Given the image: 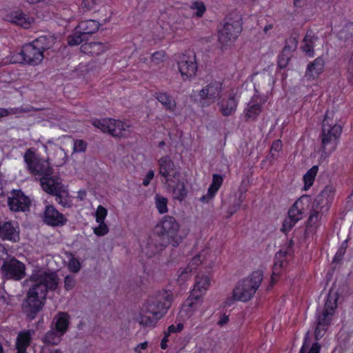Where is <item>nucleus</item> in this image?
Here are the masks:
<instances>
[{
	"label": "nucleus",
	"instance_id": "nucleus-1",
	"mask_svg": "<svg viewBox=\"0 0 353 353\" xmlns=\"http://www.w3.org/2000/svg\"><path fill=\"white\" fill-rule=\"evenodd\" d=\"M34 283L29 288L23 312L31 320L34 319L38 312L43 307L48 290H55L59 284V278L54 272H39L31 276Z\"/></svg>",
	"mask_w": 353,
	"mask_h": 353
},
{
	"label": "nucleus",
	"instance_id": "nucleus-2",
	"mask_svg": "<svg viewBox=\"0 0 353 353\" xmlns=\"http://www.w3.org/2000/svg\"><path fill=\"white\" fill-rule=\"evenodd\" d=\"M338 294L330 290L327 296L323 308H319L315 314L314 337L320 340L325 334L337 307Z\"/></svg>",
	"mask_w": 353,
	"mask_h": 353
},
{
	"label": "nucleus",
	"instance_id": "nucleus-3",
	"mask_svg": "<svg viewBox=\"0 0 353 353\" xmlns=\"http://www.w3.org/2000/svg\"><path fill=\"white\" fill-rule=\"evenodd\" d=\"M342 127L333 119V113L327 112L322 122L321 133L322 157L330 156L336 149Z\"/></svg>",
	"mask_w": 353,
	"mask_h": 353
},
{
	"label": "nucleus",
	"instance_id": "nucleus-4",
	"mask_svg": "<svg viewBox=\"0 0 353 353\" xmlns=\"http://www.w3.org/2000/svg\"><path fill=\"white\" fill-rule=\"evenodd\" d=\"M263 277L261 271H255L248 278L239 281L233 290L232 298L228 299L225 304L230 305L235 301L246 302L251 299L261 285Z\"/></svg>",
	"mask_w": 353,
	"mask_h": 353
},
{
	"label": "nucleus",
	"instance_id": "nucleus-5",
	"mask_svg": "<svg viewBox=\"0 0 353 353\" xmlns=\"http://www.w3.org/2000/svg\"><path fill=\"white\" fill-rule=\"evenodd\" d=\"M50 39L47 37H40L32 43L24 45L19 54L20 60H14V62L39 65L44 57L43 52L50 48Z\"/></svg>",
	"mask_w": 353,
	"mask_h": 353
},
{
	"label": "nucleus",
	"instance_id": "nucleus-6",
	"mask_svg": "<svg viewBox=\"0 0 353 353\" xmlns=\"http://www.w3.org/2000/svg\"><path fill=\"white\" fill-rule=\"evenodd\" d=\"M69 325V315L66 312H59L53 318L50 330L42 336L41 341L47 345H59L63 335L68 332Z\"/></svg>",
	"mask_w": 353,
	"mask_h": 353
},
{
	"label": "nucleus",
	"instance_id": "nucleus-7",
	"mask_svg": "<svg viewBox=\"0 0 353 353\" xmlns=\"http://www.w3.org/2000/svg\"><path fill=\"white\" fill-rule=\"evenodd\" d=\"M24 162L30 174L41 178L53 174V168L48 159L41 158L34 148H28L23 155Z\"/></svg>",
	"mask_w": 353,
	"mask_h": 353
},
{
	"label": "nucleus",
	"instance_id": "nucleus-8",
	"mask_svg": "<svg viewBox=\"0 0 353 353\" xmlns=\"http://www.w3.org/2000/svg\"><path fill=\"white\" fill-rule=\"evenodd\" d=\"M172 301L173 296L170 291L159 292L154 299H151L147 302L145 306L146 312L160 319L166 314Z\"/></svg>",
	"mask_w": 353,
	"mask_h": 353
},
{
	"label": "nucleus",
	"instance_id": "nucleus-9",
	"mask_svg": "<svg viewBox=\"0 0 353 353\" xmlns=\"http://www.w3.org/2000/svg\"><path fill=\"white\" fill-rule=\"evenodd\" d=\"M179 228L174 217L166 215L156 225L155 230L159 234L168 239L173 247H176L182 242V238L179 234Z\"/></svg>",
	"mask_w": 353,
	"mask_h": 353
},
{
	"label": "nucleus",
	"instance_id": "nucleus-10",
	"mask_svg": "<svg viewBox=\"0 0 353 353\" xmlns=\"http://www.w3.org/2000/svg\"><path fill=\"white\" fill-rule=\"evenodd\" d=\"M0 272L6 279L19 281L26 276V266L23 263L12 258L3 261Z\"/></svg>",
	"mask_w": 353,
	"mask_h": 353
},
{
	"label": "nucleus",
	"instance_id": "nucleus-11",
	"mask_svg": "<svg viewBox=\"0 0 353 353\" xmlns=\"http://www.w3.org/2000/svg\"><path fill=\"white\" fill-rule=\"evenodd\" d=\"M242 31L241 18L236 16V19L230 18L219 34V41L223 45L234 41Z\"/></svg>",
	"mask_w": 353,
	"mask_h": 353
},
{
	"label": "nucleus",
	"instance_id": "nucleus-12",
	"mask_svg": "<svg viewBox=\"0 0 353 353\" xmlns=\"http://www.w3.org/2000/svg\"><path fill=\"white\" fill-rule=\"evenodd\" d=\"M92 124L103 132H108L112 137H122L128 130L129 125L121 121L112 119L94 120Z\"/></svg>",
	"mask_w": 353,
	"mask_h": 353
},
{
	"label": "nucleus",
	"instance_id": "nucleus-13",
	"mask_svg": "<svg viewBox=\"0 0 353 353\" xmlns=\"http://www.w3.org/2000/svg\"><path fill=\"white\" fill-rule=\"evenodd\" d=\"M210 285V279L204 275H198L189 298L186 300V306L189 308H196L201 296Z\"/></svg>",
	"mask_w": 353,
	"mask_h": 353
},
{
	"label": "nucleus",
	"instance_id": "nucleus-14",
	"mask_svg": "<svg viewBox=\"0 0 353 353\" xmlns=\"http://www.w3.org/2000/svg\"><path fill=\"white\" fill-rule=\"evenodd\" d=\"M178 67L183 80H188L194 77L198 68L196 54L191 52L181 56L178 61Z\"/></svg>",
	"mask_w": 353,
	"mask_h": 353
},
{
	"label": "nucleus",
	"instance_id": "nucleus-15",
	"mask_svg": "<svg viewBox=\"0 0 353 353\" xmlns=\"http://www.w3.org/2000/svg\"><path fill=\"white\" fill-rule=\"evenodd\" d=\"M223 83L221 81H214L204 86L199 92L201 101L208 105L213 103L222 96Z\"/></svg>",
	"mask_w": 353,
	"mask_h": 353
},
{
	"label": "nucleus",
	"instance_id": "nucleus-16",
	"mask_svg": "<svg viewBox=\"0 0 353 353\" xmlns=\"http://www.w3.org/2000/svg\"><path fill=\"white\" fill-rule=\"evenodd\" d=\"M169 244H171V241L159 234V232L155 230L154 234L149 237L147 241L146 254L152 256L163 251Z\"/></svg>",
	"mask_w": 353,
	"mask_h": 353
},
{
	"label": "nucleus",
	"instance_id": "nucleus-17",
	"mask_svg": "<svg viewBox=\"0 0 353 353\" xmlns=\"http://www.w3.org/2000/svg\"><path fill=\"white\" fill-rule=\"evenodd\" d=\"M43 221L48 225L63 226L66 223L68 219L54 205H47L43 212Z\"/></svg>",
	"mask_w": 353,
	"mask_h": 353
},
{
	"label": "nucleus",
	"instance_id": "nucleus-18",
	"mask_svg": "<svg viewBox=\"0 0 353 353\" xmlns=\"http://www.w3.org/2000/svg\"><path fill=\"white\" fill-rule=\"evenodd\" d=\"M8 204L12 211L26 212L29 210L30 200L21 191L18 190L13 193L12 197L8 198Z\"/></svg>",
	"mask_w": 353,
	"mask_h": 353
},
{
	"label": "nucleus",
	"instance_id": "nucleus-19",
	"mask_svg": "<svg viewBox=\"0 0 353 353\" xmlns=\"http://www.w3.org/2000/svg\"><path fill=\"white\" fill-rule=\"evenodd\" d=\"M334 197V190L330 185H327L316 196L312 205L316 208H321L326 212L329 210Z\"/></svg>",
	"mask_w": 353,
	"mask_h": 353
},
{
	"label": "nucleus",
	"instance_id": "nucleus-20",
	"mask_svg": "<svg viewBox=\"0 0 353 353\" xmlns=\"http://www.w3.org/2000/svg\"><path fill=\"white\" fill-rule=\"evenodd\" d=\"M3 19L26 29L30 28L31 25L34 22L33 17L27 15L20 10H13L6 14Z\"/></svg>",
	"mask_w": 353,
	"mask_h": 353
},
{
	"label": "nucleus",
	"instance_id": "nucleus-21",
	"mask_svg": "<svg viewBox=\"0 0 353 353\" xmlns=\"http://www.w3.org/2000/svg\"><path fill=\"white\" fill-rule=\"evenodd\" d=\"M158 165L159 167V174L165 179L166 183L171 181V176L176 178L179 174L176 170L174 162L168 155L160 158L158 161Z\"/></svg>",
	"mask_w": 353,
	"mask_h": 353
},
{
	"label": "nucleus",
	"instance_id": "nucleus-22",
	"mask_svg": "<svg viewBox=\"0 0 353 353\" xmlns=\"http://www.w3.org/2000/svg\"><path fill=\"white\" fill-rule=\"evenodd\" d=\"M0 237L12 242L19 241V231L11 221H0Z\"/></svg>",
	"mask_w": 353,
	"mask_h": 353
},
{
	"label": "nucleus",
	"instance_id": "nucleus-23",
	"mask_svg": "<svg viewBox=\"0 0 353 353\" xmlns=\"http://www.w3.org/2000/svg\"><path fill=\"white\" fill-rule=\"evenodd\" d=\"M35 331L32 329L25 330L18 333L16 339L17 353H27L26 350L30 345Z\"/></svg>",
	"mask_w": 353,
	"mask_h": 353
},
{
	"label": "nucleus",
	"instance_id": "nucleus-24",
	"mask_svg": "<svg viewBox=\"0 0 353 353\" xmlns=\"http://www.w3.org/2000/svg\"><path fill=\"white\" fill-rule=\"evenodd\" d=\"M219 110L224 117H228L234 114L238 105L236 94L232 92L228 99L219 102Z\"/></svg>",
	"mask_w": 353,
	"mask_h": 353
},
{
	"label": "nucleus",
	"instance_id": "nucleus-25",
	"mask_svg": "<svg viewBox=\"0 0 353 353\" xmlns=\"http://www.w3.org/2000/svg\"><path fill=\"white\" fill-rule=\"evenodd\" d=\"M41 185L43 191L49 194L56 192L57 187H63L60 178L53 176H43L40 178Z\"/></svg>",
	"mask_w": 353,
	"mask_h": 353
},
{
	"label": "nucleus",
	"instance_id": "nucleus-26",
	"mask_svg": "<svg viewBox=\"0 0 353 353\" xmlns=\"http://www.w3.org/2000/svg\"><path fill=\"white\" fill-rule=\"evenodd\" d=\"M262 99L257 95L252 97L245 110V116L247 119H255L261 112Z\"/></svg>",
	"mask_w": 353,
	"mask_h": 353
},
{
	"label": "nucleus",
	"instance_id": "nucleus-27",
	"mask_svg": "<svg viewBox=\"0 0 353 353\" xmlns=\"http://www.w3.org/2000/svg\"><path fill=\"white\" fill-rule=\"evenodd\" d=\"M318 39V37L312 32V31L307 32L303 41V45L301 47L306 56L309 57H313L314 56V48Z\"/></svg>",
	"mask_w": 353,
	"mask_h": 353
},
{
	"label": "nucleus",
	"instance_id": "nucleus-28",
	"mask_svg": "<svg viewBox=\"0 0 353 353\" xmlns=\"http://www.w3.org/2000/svg\"><path fill=\"white\" fill-rule=\"evenodd\" d=\"M324 63L325 62L322 57L316 58L313 62L308 64L305 77L312 79L318 77L323 70Z\"/></svg>",
	"mask_w": 353,
	"mask_h": 353
},
{
	"label": "nucleus",
	"instance_id": "nucleus-29",
	"mask_svg": "<svg viewBox=\"0 0 353 353\" xmlns=\"http://www.w3.org/2000/svg\"><path fill=\"white\" fill-rule=\"evenodd\" d=\"M223 178L221 175L214 174L212 175V183L208 188V193L201 198V201L203 202H208L217 192L223 183Z\"/></svg>",
	"mask_w": 353,
	"mask_h": 353
},
{
	"label": "nucleus",
	"instance_id": "nucleus-30",
	"mask_svg": "<svg viewBox=\"0 0 353 353\" xmlns=\"http://www.w3.org/2000/svg\"><path fill=\"white\" fill-rule=\"evenodd\" d=\"M101 24L95 20H85L81 21L77 26L76 30H79L85 37L88 34L95 33L99 29Z\"/></svg>",
	"mask_w": 353,
	"mask_h": 353
},
{
	"label": "nucleus",
	"instance_id": "nucleus-31",
	"mask_svg": "<svg viewBox=\"0 0 353 353\" xmlns=\"http://www.w3.org/2000/svg\"><path fill=\"white\" fill-rule=\"evenodd\" d=\"M56 192L52 194L55 196V201L63 208H70L71 206V201L69 198L68 190L66 187H57Z\"/></svg>",
	"mask_w": 353,
	"mask_h": 353
},
{
	"label": "nucleus",
	"instance_id": "nucleus-32",
	"mask_svg": "<svg viewBox=\"0 0 353 353\" xmlns=\"http://www.w3.org/2000/svg\"><path fill=\"white\" fill-rule=\"evenodd\" d=\"M81 48L86 52L97 56L105 52L108 46L107 44L101 42H91L83 45Z\"/></svg>",
	"mask_w": 353,
	"mask_h": 353
},
{
	"label": "nucleus",
	"instance_id": "nucleus-33",
	"mask_svg": "<svg viewBox=\"0 0 353 353\" xmlns=\"http://www.w3.org/2000/svg\"><path fill=\"white\" fill-rule=\"evenodd\" d=\"M288 253L287 250H281L275 254V261L273 267V272L272 275V281H274L275 276H278L280 273V270L283 268L285 264V256Z\"/></svg>",
	"mask_w": 353,
	"mask_h": 353
},
{
	"label": "nucleus",
	"instance_id": "nucleus-34",
	"mask_svg": "<svg viewBox=\"0 0 353 353\" xmlns=\"http://www.w3.org/2000/svg\"><path fill=\"white\" fill-rule=\"evenodd\" d=\"M338 39L344 43L353 42V22L347 23L338 32L336 35Z\"/></svg>",
	"mask_w": 353,
	"mask_h": 353
},
{
	"label": "nucleus",
	"instance_id": "nucleus-35",
	"mask_svg": "<svg viewBox=\"0 0 353 353\" xmlns=\"http://www.w3.org/2000/svg\"><path fill=\"white\" fill-rule=\"evenodd\" d=\"M325 212H326V211L321 208H316L313 205H312V209L307 219V227L316 228L319 225V223L322 219V216Z\"/></svg>",
	"mask_w": 353,
	"mask_h": 353
},
{
	"label": "nucleus",
	"instance_id": "nucleus-36",
	"mask_svg": "<svg viewBox=\"0 0 353 353\" xmlns=\"http://www.w3.org/2000/svg\"><path fill=\"white\" fill-rule=\"evenodd\" d=\"M154 97L167 110L170 111L175 110L176 101L167 93L157 92Z\"/></svg>",
	"mask_w": 353,
	"mask_h": 353
},
{
	"label": "nucleus",
	"instance_id": "nucleus-37",
	"mask_svg": "<svg viewBox=\"0 0 353 353\" xmlns=\"http://www.w3.org/2000/svg\"><path fill=\"white\" fill-rule=\"evenodd\" d=\"M150 314L146 312L145 314H140L139 316L137 317L136 321L144 327H154L159 319H156V317L152 315L150 316Z\"/></svg>",
	"mask_w": 353,
	"mask_h": 353
},
{
	"label": "nucleus",
	"instance_id": "nucleus-38",
	"mask_svg": "<svg viewBox=\"0 0 353 353\" xmlns=\"http://www.w3.org/2000/svg\"><path fill=\"white\" fill-rule=\"evenodd\" d=\"M188 194V190L183 182L179 181L172 188L173 198L178 201H183Z\"/></svg>",
	"mask_w": 353,
	"mask_h": 353
},
{
	"label": "nucleus",
	"instance_id": "nucleus-39",
	"mask_svg": "<svg viewBox=\"0 0 353 353\" xmlns=\"http://www.w3.org/2000/svg\"><path fill=\"white\" fill-rule=\"evenodd\" d=\"M318 171L319 167L317 165H314L303 176L305 190H307L313 185Z\"/></svg>",
	"mask_w": 353,
	"mask_h": 353
},
{
	"label": "nucleus",
	"instance_id": "nucleus-40",
	"mask_svg": "<svg viewBox=\"0 0 353 353\" xmlns=\"http://www.w3.org/2000/svg\"><path fill=\"white\" fill-rule=\"evenodd\" d=\"M303 208L301 202L296 201L292 208L288 211V216L294 219L295 221H299L303 217Z\"/></svg>",
	"mask_w": 353,
	"mask_h": 353
},
{
	"label": "nucleus",
	"instance_id": "nucleus-41",
	"mask_svg": "<svg viewBox=\"0 0 353 353\" xmlns=\"http://www.w3.org/2000/svg\"><path fill=\"white\" fill-rule=\"evenodd\" d=\"M154 202L156 208L160 214H164L168 212V199L167 198L159 194L154 196Z\"/></svg>",
	"mask_w": 353,
	"mask_h": 353
},
{
	"label": "nucleus",
	"instance_id": "nucleus-42",
	"mask_svg": "<svg viewBox=\"0 0 353 353\" xmlns=\"http://www.w3.org/2000/svg\"><path fill=\"white\" fill-rule=\"evenodd\" d=\"M87 40V37L79 30L68 37V44L70 46H74L81 44L83 41Z\"/></svg>",
	"mask_w": 353,
	"mask_h": 353
},
{
	"label": "nucleus",
	"instance_id": "nucleus-43",
	"mask_svg": "<svg viewBox=\"0 0 353 353\" xmlns=\"http://www.w3.org/2000/svg\"><path fill=\"white\" fill-rule=\"evenodd\" d=\"M190 8L193 11L196 10L194 14L197 17H201L206 11L205 6L203 1H194Z\"/></svg>",
	"mask_w": 353,
	"mask_h": 353
},
{
	"label": "nucleus",
	"instance_id": "nucleus-44",
	"mask_svg": "<svg viewBox=\"0 0 353 353\" xmlns=\"http://www.w3.org/2000/svg\"><path fill=\"white\" fill-rule=\"evenodd\" d=\"M298 41L295 37H290L288 39H286L285 45L283 49V51L285 52L289 53L292 54V52H294L297 48Z\"/></svg>",
	"mask_w": 353,
	"mask_h": 353
},
{
	"label": "nucleus",
	"instance_id": "nucleus-45",
	"mask_svg": "<svg viewBox=\"0 0 353 353\" xmlns=\"http://www.w3.org/2000/svg\"><path fill=\"white\" fill-rule=\"evenodd\" d=\"M205 258V256L203 254V251L201 252L197 255L194 256L191 261H190L188 266L189 270L192 269L193 270H195L199 265L201 264L203 259Z\"/></svg>",
	"mask_w": 353,
	"mask_h": 353
},
{
	"label": "nucleus",
	"instance_id": "nucleus-46",
	"mask_svg": "<svg viewBox=\"0 0 353 353\" xmlns=\"http://www.w3.org/2000/svg\"><path fill=\"white\" fill-rule=\"evenodd\" d=\"M243 199H244V196H243V194L241 193L239 196V197L237 199V200L234 202V203L230 206L228 210V216L227 217L229 218L230 216H232L239 209V208L241 207L243 201Z\"/></svg>",
	"mask_w": 353,
	"mask_h": 353
},
{
	"label": "nucleus",
	"instance_id": "nucleus-47",
	"mask_svg": "<svg viewBox=\"0 0 353 353\" xmlns=\"http://www.w3.org/2000/svg\"><path fill=\"white\" fill-rule=\"evenodd\" d=\"M292 57V54H290L289 53L285 52L282 50L281 53L279 55L278 58V65L280 68H285L290 59Z\"/></svg>",
	"mask_w": 353,
	"mask_h": 353
},
{
	"label": "nucleus",
	"instance_id": "nucleus-48",
	"mask_svg": "<svg viewBox=\"0 0 353 353\" xmlns=\"http://www.w3.org/2000/svg\"><path fill=\"white\" fill-rule=\"evenodd\" d=\"M107 210L101 205H99L96 212V221L98 223L104 222V219L107 216Z\"/></svg>",
	"mask_w": 353,
	"mask_h": 353
},
{
	"label": "nucleus",
	"instance_id": "nucleus-49",
	"mask_svg": "<svg viewBox=\"0 0 353 353\" xmlns=\"http://www.w3.org/2000/svg\"><path fill=\"white\" fill-rule=\"evenodd\" d=\"M87 143L81 139L75 140L74 142L73 150L74 152H83L86 150Z\"/></svg>",
	"mask_w": 353,
	"mask_h": 353
},
{
	"label": "nucleus",
	"instance_id": "nucleus-50",
	"mask_svg": "<svg viewBox=\"0 0 353 353\" xmlns=\"http://www.w3.org/2000/svg\"><path fill=\"white\" fill-rule=\"evenodd\" d=\"M81 265L79 260L74 257H72L68 261V269L70 272L77 273L80 270Z\"/></svg>",
	"mask_w": 353,
	"mask_h": 353
},
{
	"label": "nucleus",
	"instance_id": "nucleus-51",
	"mask_svg": "<svg viewBox=\"0 0 353 353\" xmlns=\"http://www.w3.org/2000/svg\"><path fill=\"white\" fill-rule=\"evenodd\" d=\"M99 224L98 227L94 228V233L99 236H102L108 234L109 229L107 225L104 222Z\"/></svg>",
	"mask_w": 353,
	"mask_h": 353
},
{
	"label": "nucleus",
	"instance_id": "nucleus-52",
	"mask_svg": "<svg viewBox=\"0 0 353 353\" xmlns=\"http://www.w3.org/2000/svg\"><path fill=\"white\" fill-rule=\"evenodd\" d=\"M76 281L74 276L70 275H67L64 279V288L66 290H70L73 289L75 286Z\"/></svg>",
	"mask_w": 353,
	"mask_h": 353
},
{
	"label": "nucleus",
	"instance_id": "nucleus-53",
	"mask_svg": "<svg viewBox=\"0 0 353 353\" xmlns=\"http://www.w3.org/2000/svg\"><path fill=\"white\" fill-rule=\"evenodd\" d=\"M297 221H295L292 218L288 216L285 219L283 224V228L282 230L284 232H288L290 231L292 227L296 224Z\"/></svg>",
	"mask_w": 353,
	"mask_h": 353
},
{
	"label": "nucleus",
	"instance_id": "nucleus-54",
	"mask_svg": "<svg viewBox=\"0 0 353 353\" xmlns=\"http://www.w3.org/2000/svg\"><path fill=\"white\" fill-rule=\"evenodd\" d=\"M165 54L163 51H157L152 54L151 60L155 64H159L163 61Z\"/></svg>",
	"mask_w": 353,
	"mask_h": 353
},
{
	"label": "nucleus",
	"instance_id": "nucleus-55",
	"mask_svg": "<svg viewBox=\"0 0 353 353\" xmlns=\"http://www.w3.org/2000/svg\"><path fill=\"white\" fill-rule=\"evenodd\" d=\"M183 329V324L181 323H179L176 325H170L168 327L167 332H165V333H166V335L170 336L171 334L180 332L181 331H182Z\"/></svg>",
	"mask_w": 353,
	"mask_h": 353
},
{
	"label": "nucleus",
	"instance_id": "nucleus-56",
	"mask_svg": "<svg viewBox=\"0 0 353 353\" xmlns=\"http://www.w3.org/2000/svg\"><path fill=\"white\" fill-rule=\"evenodd\" d=\"M192 271H194V270L192 269L189 270L188 265L185 268L181 270L180 274L179 276V281H184L185 280H186L189 277L190 273Z\"/></svg>",
	"mask_w": 353,
	"mask_h": 353
},
{
	"label": "nucleus",
	"instance_id": "nucleus-57",
	"mask_svg": "<svg viewBox=\"0 0 353 353\" xmlns=\"http://www.w3.org/2000/svg\"><path fill=\"white\" fill-rule=\"evenodd\" d=\"M183 19L179 16L176 17L175 22L172 23L170 26L174 31L183 28Z\"/></svg>",
	"mask_w": 353,
	"mask_h": 353
},
{
	"label": "nucleus",
	"instance_id": "nucleus-58",
	"mask_svg": "<svg viewBox=\"0 0 353 353\" xmlns=\"http://www.w3.org/2000/svg\"><path fill=\"white\" fill-rule=\"evenodd\" d=\"M94 4L95 2L94 0H83L81 6L85 11H88L94 8Z\"/></svg>",
	"mask_w": 353,
	"mask_h": 353
},
{
	"label": "nucleus",
	"instance_id": "nucleus-59",
	"mask_svg": "<svg viewBox=\"0 0 353 353\" xmlns=\"http://www.w3.org/2000/svg\"><path fill=\"white\" fill-rule=\"evenodd\" d=\"M282 148V143L280 140H276L273 142L271 147L272 154L274 155L273 152H279Z\"/></svg>",
	"mask_w": 353,
	"mask_h": 353
},
{
	"label": "nucleus",
	"instance_id": "nucleus-60",
	"mask_svg": "<svg viewBox=\"0 0 353 353\" xmlns=\"http://www.w3.org/2000/svg\"><path fill=\"white\" fill-rule=\"evenodd\" d=\"M154 176V171L153 170H150L147 173L145 177L143 179V185L144 186H148L150 184L151 180L153 179Z\"/></svg>",
	"mask_w": 353,
	"mask_h": 353
},
{
	"label": "nucleus",
	"instance_id": "nucleus-61",
	"mask_svg": "<svg viewBox=\"0 0 353 353\" xmlns=\"http://www.w3.org/2000/svg\"><path fill=\"white\" fill-rule=\"evenodd\" d=\"M148 347V343L145 341L138 344L134 348V351L136 353H142L143 350H145Z\"/></svg>",
	"mask_w": 353,
	"mask_h": 353
},
{
	"label": "nucleus",
	"instance_id": "nucleus-62",
	"mask_svg": "<svg viewBox=\"0 0 353 353\" xmlns=\"http://www.w3.org/2000/svg\"><path fill=\"white\" fill-rule=\"evenodd\" d=\"M345 253V250H344L343 248H339L334 257L333 261L336 263L340 261L343 259Z\"/></svg>",
	"mask_w": 353,
	"mask_h": 353
},
{
	"label": "nucleus",
	"instance_id": "nucleus-63",
	"mask_svg": "<svg viewBox=\"0 0 353 353\" xmlns=\"http://www.w3.org/2000/svg\"><path fill=\"white\" fill-rule=\"evenodd\" d=\"M321 349V345L319 343L316 342L312 344L311 348L310 349L308 353H319Z\"/></svg>",
	"mask_w": 353,
	"mask_h": 353
},
{
	"label": "nucleus",
	"instance_id": "nucleus-64",
	"mask_svg": "<svg viewBox=\"0 0 353 353\" xmlns=\"http://www.w3.org/2000/svg\"><path fill=\"white\" fill-rule=\"evenodd\" d=\"M41 353H63L62 350L61 349L57 348V349H42Z\"/></svg>",
	"mask_w": 353,
	"mask_h": 353
}]
</instances>
